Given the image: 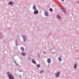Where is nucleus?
Returning <instances> with one entry per match:
<instances>
[{
	"label": "nucleus",
	"instance_id": "obj_1",
	"mask_svg": "<svg viewBox=\"0 0 79 79\" xmlns=\"http://www.w3.org/2000/svg\"><path fill=\"white\" fill-rule=\"evenodd\" d=\"M7 75L8 76L9 78V79H14L13 76L12 74L8 72L7 73Z\"/></svg>",
	"mask_w": 79,
	"mask_h": 79
},
{
	"label": "nucleus",
	"instance_id": "obj_2",
	"mask_svg": "<svg viewBox=\"0 0 79 79\" xmlns=\"http://www.w3.org/2000/svg\"><path fill=\"white\" fill-rule=\"evenodd\" d=\"M33 8L34 11H36V7L35 6H33Z\"/></svg>",
	"mask_w": 79,
	"mask_h": 79
},
{
	"label": "nucleus",
	"instance_id": "obj_3",
	"mask_svg": "<svg viewBox=\"0 0 79 79\" xmlns=\"http://www.w3.org/2000/svg\"><path fill=\"white\" fill-rule=\"evenodd\" d=\"M47 61H48V63H50L51 62V60H50V58L48 59L47 60Z\"/></svg>",
	"mask_w": 79,
	"mask_h": 79
},
{
	"label": "nucleus",
	"instance_id": "obj_4",
	"mask_svg": "<svg viewBox=\"0 0 79 79\" xmlns=\"http://www.w3.org/2000/svg\"><path fill=\"white\" fill-rule=\"evenodd\" d=\"M61 9H62V11H63L64 13H66V11H65L64 9L62 8H61Z\"/></svg>",
	"mask_w": 79,
	"mask_h": 79
},
{
	"label": "nucleus",
	"instance_id": "obj_5",
	"mask_svg": "<svg viewBox=\"0 0 79 79\" xmlns=\"http://www.w3.org/2000/svg\"><path fill=\"white\" fill-rule=\"evenodd\" d=\"M34 11H35V12L34 13L35 15L38 13L39 12L38 11V10H34Z\"/></svg>",
	"mask_w": 79,
	"mask_h": 79
},
{
	"label": "nucleus",
	"instance_id": "obj_6",
	"mask_svg": "<svg viewBox=\"0 0 79 79\" xmlns=\"http://www.w3.org/2000/svg\"><path fill=\"white\" fill-rule=\"evenodd\" d=\"M56 17L58 19H61V17L59 15H57Z\"/></svg>",
	"mask_w": 79,
	"mask_h": 79
},
{
	"label": "nucleus",
	"instance_id": "obj_7",
	"mask_svg": "<svg viewBox=\"0 0 79 79\" xmlns=\"http://www.w3.org/2000/svg\"><path fill=\"white\" fill-rule=\"evenodd\" d=\"M60 74V72H58L57 74L56 75V77H57V76H59V75Z\"/></svg>",
	"mask_w": 79,
	"mask_h": 79
},
{
	"label": "nucleus",
	"instance_id": "obj_8",
	"mask_svg": "<svg viewBox=\"0 0 79 79\" xmlns=\"http://www.w3.org/2000/svg\"><path fill=\"white\" fill-rule=\"evenodd\" d=\"M45 14L46 16H48V13L47 12H45Z\"/></svg>",
	"mask_w": 79,
	"mask_h": 79
},
{
	"label": "nucleus",
	"instance_id": "obj_9",
	"mask_svg": "<svg viewBox=\"0 0 79 79\" xmlns=\"http://www.w3.org/2000/svg\"><path fill=\"white\" fill-rule=\"evenodd\" d=\"M32 62H33V63H34V64H35V63H36L35 61V60H32Z\"/></svg>",
	"mask_w": 79,
	"mask_h": 79
},
{
	"label": "nucleus",
	"instance_id": "obj_10",
	"mask_svg": "<svg viewBox=\"0 0 79 79\" xmlns=\"http://www.w3.org/2000/svg\"><path fill=\"white\" fill-rule=\"evenodd\" d=\"M9 5H12V4H13V2H10L8 3Z\"/></svg>",
	"mask_w": 79,
	"mask_h": 79
},
{
	"label": "nucleus",
	"instance_id": "obj_11",
	"mask_svg": "<svg viewBox=\"0 0 79 79\" xmlns=\"http://www.w3.org/2000/svg\"><path fill=\"white\" fill-rule=\"evenodd\" d=\"M21 49L22 51H24V49L23 47H21Z\"/></svg>",
	"mask_w": 79,
	"mask_h": 79
},
{
	"label": "nucleus",
	"instance_id": "obj_12",
	"mask_svg": "<svg viewBox=\"0 0 79 79\" xmlns=\"http://www.w3.org/2000/svg\"><path fill=\"white\" fill-rule=\"evenodd\" d=\"M22 55L23 56H25L26 54H25V53H24V52H22Z\"/></svg>",
	"mask_w": 79,
	"mask_h": 79
},
{
	"label": "nucleus",
	"instance_id": "obj_13",
	"mask_svg": "<svg viewBox=\"0 0 79 79\" xmlns=\"http://www.w3.org/2000/svg\"><path fill=\"white\" fill-rule=\"evenodd\" d=\"M59 61H61V60H62V59H61V57H60L59 58Z\"/></svg>",
	"mask_w": 79,
	"mask_h": 79
},
{
	"label": "nucleus",
	"instance_id": "obj_14",
	"mask_svg": "<svg viewBox=\"0 0 79 79\" xmlns=\"http://www.w3.org/2000/svg\"><path fill=\"white\" fill-rule=\"evenodd\" d=\"M37 67V68H40V64H39L38 65H36Z\"/></svg>",
	"mask_w": 79,
	"mask_h": 79
},
{
	"label": "nucleus",
	"instance_id": "obj_15",
	"mask_svg": "<svg viewBox=\"0 0 79 79\" xmlns=\"http://www.w3.org/2000/svg\"><path fill=\"white\" fill-rule=\"evenodd\" d=\"M76 67H77V64H75L74 65V68L76 69Z\"/></svg>",
	"mask_w": 79,
	"mask_h": 79
},
{
	"label": "nucleus",
	"instance_id": "obj_16",
	"mask_svg": "<svg viewBox=\"0 0 79 79\" xmlns=\"http://www.w3.org/2000/svg\"><path fill=\"white\" fill-rule=\"evenodd\" d=\"M50 11H53V10H52V8H50Z\"/></svg>",
	"mask_w": 79,
	"mask_h": 79
},
{
	"label": "nucleus",
	"instance_id": "obj_17",
	"mask_svg": "<svg viewBox=\"0 0 79 79\" xmlns=\"http://www.w3.org/2000/svg\"><path fill=\"white\" fill-rule=\"evenodd\" d=\"M23 38L24 40V39H26V38H25V37L24 36H23Z\"/></svg>",
	"mask_w": 79,
	"mask_h": 79
},
{
	"label": "nucleus",
	"instance_id": "obj_18",
	"mask_svg": "<svg viewBox=\"0 0 79 79\" xmlns=\"http://www.w3.org/2000/svg\"><path fill=\"white\" fill-rule=\"evenodd\" d=\"M43 72V71L42 70H41V72H40V73H42V72Z\"/></svg>",
	"mask_w": 79,
	"mask_h": 79
},
{
	"label": "nucleus",
	"instance_id": "obj_19",
	"mask_svg": "<svg viewBox=\"0 0 79 79\" xmlns=\"http://www.w3.org/2000/svg\"><path fill=\"white\" fill-rule=\"evenodd\" d=\"M44 54H45L46 53V52H44Z\"/></svg>",
	"mask_w": 79,
	"mask_h": 79
},
{
	"label": "nucleus",
	"instance_id": "obj_20",
	"mask_svg": "<svg viewBox=\"0 0 79 79\" xmlns=\"http://www.w3.org/2000/svg\"><path fill=\"white\" fill-rule=\"evenodd\" d=\"M64 0H61V1H64Z\"/></svg>",
	"mask_w": 79,
	"mask_h": 79
}]
</instances>
